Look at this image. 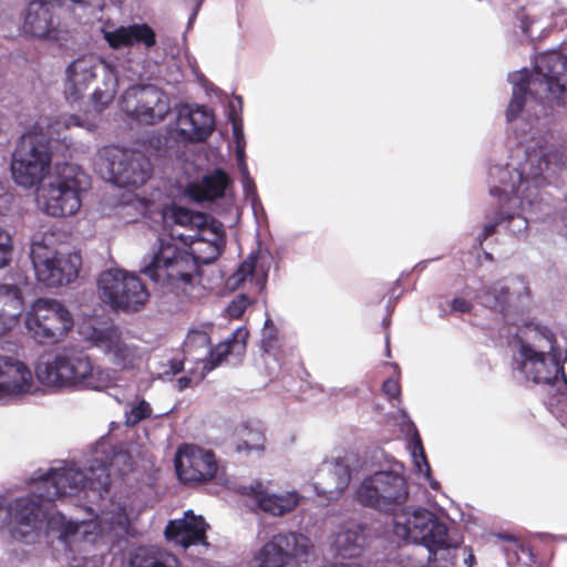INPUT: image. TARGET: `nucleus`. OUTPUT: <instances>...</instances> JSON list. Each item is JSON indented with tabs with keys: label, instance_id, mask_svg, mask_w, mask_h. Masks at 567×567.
<instances>
[{
	"label": "nucleus",
	"instance_id": "nucleus-1",
	"mask_svg": "<svg viewBox=\"0 0 567 567\" xmlns=\"http://www.w3.org/2000/svg\"><path fill=\"white\" fill-rule=\"evenodd\" d=\"M83 126L84 122L75 114L54 118L40 116L31 131L22 136L13 152L11 172L16 183L23 187H32L41 182L52 162L51 142H62L70 147L72 141L65 132L71 127Z\"/></svg>",
	"mask_w": 567,
	"mask_h": 567
},
{
	"label": "nucleus",
	"instance_id": "nucleus-2",
	"mask_svg": "<svg viewBox=\"0 0 567 567\" xmlns=\"http://www.w3.org/2000/svg\"><path fill=\"white\" fill-rule=\"evenodd\" d=\"M528 94L536 100L553 99L557 104H567V58L557 52L544 53L537 58L533 74L524 70L517 75L506 110L507 122L518 117Z\"/></svg>",
	"mask_w": 567,
	"mask_h": 567
},
{
	"label": "nucleus",
	"instance_id": "nucleus-3",
	"mask_svg": "<svg viewBox=\"0 0 567 567\" xmlns=\"http://www.w3.org/2000/svg\"><path fill=\"white\" fill-rule=\"evenodd\" d=\"M199 265L200 258L172 236L158 239L157 247L143 258L140 272L157 287L173 291L190 285Z\"/></svg>",
	"mask_w": 567,
	"mask_h": 567
},
{
	"label": "nucleus",
	"instance_id": "nucleus-4",
	"mask_svg": "<svg viewBox=\"0 0 567 567\" xmlns=\"http://www.w3.org/2000/svg\"><path fill=\"white\" fill-rule=\"evenodd\" d=\"M35 374L40 383L55 389L101 390L105 385L102 370L84 351L58 353L52 361L38 364Z\"/></svg>",
	"mask_w": 567,
	"mask_h": 567
},
{
	"label": "nucleus",
	"instance_id": "nucleus-5",
	"mask_svg": "<svg viewBox=\"0 0 567 567\" xmlns=\"http://www.w3.org/2000/svg\"><path fill=\"white\" fill-rule=\"evenodd\" d=\"M89 186V176L76 165L64 164L56 176L39 189V204L52 217L75 215L82 206V193Z\"/></svg>",
	"mask_w": 567,
	"mask_h": 567
},
{
	"label": "nucleus",
	"instance_id": "nucleus-6",
	"mask_svg": "<svg viewBox=\"0 0 567 567\" xmlns=\"http://www.w3.org/2000/svg\"><path fill=\"white\" fill-rule=\"evenodd\" d=\"M53 233H44L31 245L30 257L39 282L47 287H60L73 282L82 266L78 252L61 254L53 246Z\"/></svg>",
	"mask_w": 567,
	"mask_h": 567
},
{
	"label": "nucleus",
	"instance_id": "nucleus-7",
	"mask_svg": "<svg viewBox=\"0 0 567 567\" xmlns=\"http://www.w3.org/2000/svg\"><path fill=\"white\" fill-rule=\"evenodd\" d=\"M97 289L104 303L126 313L143 310L150 299L148 289L138 276L117 268L100 274Z\"/></svg>",
	"mask_w": 567,
	"mask_h": 567
},
{
	"label": "nucleus",
	"instance_id": "nucleus-8",
	"mask_svg": "<svg viewBox=\"0 0 567 567\" xmlns=\"http://www.w3.org/2000/svg\"><path fill=\"white\" fill-rule=\"evenodd\" d=\"M99 69H102L105 73V89H95L93 100L96 104L103 106L111 103L116 93L117 80L107 65L103 64L94 54L81 55L66 68V81L64 84L66 100L72 102L79 101L96 79Z\"/></svg>",
	"mask_w": 567,
	"mask_h": 567
},
{
	"label": "nucleus",
	"instance_id": "nucleus-9",
	"mask_svg": "<svg viewBox=\"0 0 567 567\" xmlns=\"http://www.w3.org/2000/svg\"><path fill=\"white\" fill-rule=\"evenodd\" d=\"M409 488L403 475L380 471L365 477L355 491L358 503L364 507L390 513L406 502Z\"/></svg>",
	"mask_w": 567,
	"mask_h": 567
},
{
	"label": "nucleus",
	"instance_id": "nucleus-10",
	"mask_svg": "<svg viewBox=\"0 0 567 567\" xmlns=\"http://www.w3.org/2000/svg\"><path fill=\"white\" fill-rule=\"evenodd\" d=\"M100 167L118 187L137 188L152 176L150 158L140 151L107 146L100 152Z\"/></svg>",
	"mask_w": 567,
	"mask_h": 567
},
{
	"label": "nucleus",
	"instance_id": "nucleus-11",
	"mask_svg": "<svg viewBox=\"0 0 567 567\" xmlns=\"http://www.w3.org/2000/svg\"><path fill=\"white\" fill-rule=\"evenodd\" d=\"M27 327L39 343L53 344L73 328V318L58 300L41 298L27 315Z\"/></svg>",
	"mask_w": 567,
	"mask_h": 567
},
{
	"label": "nucleus",
	"instance_id": "nucleus-12",
	"mask_svg": "<svg viewBox=\"0 0 567 567\" xmlns=\"http://www.w3.org/2000/svg\"><path fill=\"white\" fill-rule=\"evenodd\" d=\"M121 107L128 117L145 125L162 122L171 112L166 93L151 84L130 86L121 97Z\"/></svg>",
	"mask_w": 567,
	"mask_h": 567
},
{
	"label": "nucleus",
	"instance_id": "nucleus-13",
	"mask_svg": "<svg viewBox=\"0 0 567 567\" xmlns=\"http://www.w3.org/2000/svg\"><path fill=\"white\" fill-rule=\"evenodd\" d=\"M394 534L408 542L440 544L447 536V527L426 508H404L393 519Z\"/></svg>",
	"mask_w": 567,
	"mask_h": 567
},
{
	"label": "nucleus",
	"instance_id": "nucleus-14",
	"mask_svg": "<svg viewBox=\"0 0 567 567\" xmlns=\"http://www.w3.org/2000/svg\"><path fill=\"white\" fill-rule=\"evenodd\" d=\"M308 543L301 534L279 533L256 555L258 567H300L299 557L308 554Z\"/></svg>",
	"mask_w": 567,
	"mask_h": 567
},
{
	"label": "nucleus",
	"instance_id": "nucleus-15",
	"mask_svg": "<svg viewBox=\"0 0 567 567\" xmlns=\"http://www.w3.org/2000/svg\"><path fill=\"white\" fill-rule=\"evenodd\" d=\"M175 468L182 483L202 484L216 476L218 465L212 451L185 444L176 452Z\"/></svg>",
	"mask_w": 567,
	"mask_h": 567
},
{
	"label": "nucleus",
	"instance_id": "nucleus-16",
	"mask_svg": "<svg viewBox=\"0 0 567 567\" xmlns=\"http://www.w3.org/2000/svg\"><path fill=\"white\" fill-rule=\"evenodd\" d=\"M22 33L27 37L61 41V31L54 22L53 4L45 0L30 1L22 12Z\"/></svg>",
	"mask_w": 567,
	"mask_h": 567
},
{
	"label": "nucleus",
	"instance_id": "nucleus-17",
	"mask_svg": "<svg viewBox=\"0 0 567 567\" xmlns=\"http://www.w3.org/2000/svg\"><path fill=\"white\" fill-rule=\"evenodd\" d=\"M214 114L203 105L192 109L183 105L178 109L176 134L184 142H205L214 132Z\"/></svg>",
	"mask_w": 567,
	"mask_h": 567
},
{
	"label": "nucleus",
	"instance_id": "nucleus-18",
	"mask_svg": "<svg viewBox=\"0 0 567 567\" xmlns=\"http://www.w3.org/2000/svg\"><path fill=\"white\" fill-rule=\"evenodd\" d=\"M89 478L76 468L50 470L42 476L38 484V491L43 492V496L53 503L55 499L76 494L86 486ZM93 486L94 482L90 480Z\"/></svg>",
	"mask_w": 567,
	"mask_h": 567
},
{
	"label": "nucleus",
	"instance_id": "nucleus-19",
	"mask_svg": "<svg viewBox=\"0 0 567 567\" xmlns=\"http://www.w3.org/2000/svg\"><path fill=\"white\" fill-rule=\"evenodd\" d=\"M207 527L202 516L195 515L193 511H186L183 518L168 520L164 535L168 542L188 548L206 542Z\"/></svg>",
	"mask_w": 567,
	"mask_h": 567
},
{
	"label": "nucleus",
	"instance_id": "nucleus-20",
	"mask_svg": "<svg viewBox=\"0 0 567 567\" xmlns=\"http://www.w3.org/2000/svg\"><path fill=\"white\" fill-rule=\"evenodd\" d=\"M31 370L11 357H0V399L31 392Z\"/></svg>",
	"mask_w": 567,
	"mask_h": 567
},
{
	"label": "nucleus",
	"instance_id": "nucleus-21",
	"mask_svg": "<svg viewBox=\"0 0 567 567\" xmlns=\"http://www.w3.org/2000/svg\"><path fill=\"white\" fill-rule=\"evenodd\" d=\"M514 337L519 343L520 357L556 351V336L545 326L526 322L517 328Z\"/></svg>",
	"mask_w": 567,
	"mask_h": 567
},
{
	"label": "nucleus",
	"instance_id": "nucleus-22",
	"mask_svg": "<svg viewBox=\"0 0 567 567\" xmlns=\"http://www.w3.org/2000/svg\"><path fill=\"white\" fill-rule=\"evenodd\" d=\"M230 183L231 179L225 171L215 168L199 181L187 184L185 196L197 204L215 202L225 196V192Z\"/></svg>",
	"mask_w": 567,
	"mask_h": 567
},
{
	"label": "nucleus",
	"instance_id": "nucleus-23",
	"mask_svg": "<svg viewBox=\"0 0 567 567\" xmlns=\"http://www.w3.org/2000/svg\"><path fill=\"white\" fill-rule=\"evenodd\" d=\"M559 352L536 353L522 357L520 370L526 379L538 384H554L559 379Z\"/></svg>",
	"mask_w": 567,
	"mask_h": 567
},
{
	"label": "nucleus",
	"instance_id": "nucleus-24",
	"mask_svg": "<svg viewBox=\"0 0 567 567\" xmlns=\"http://www.w3.org/2000/svg\"><path fill=\"white\" fill-rule=\"evenodd\" d=\"M239 494L244 496H252L257 499L258 507L272 516H282L292 512L298 505V497L295 493L286 495L267 494L264 491L261 482H256L249 486L241 485L238 487Z\"/></svg>",
	"mask_w": 567,
	"mask_h": 567
},
{
	"label": "nucleus",
	"instance_id": "nucleus-25",
	"mask_svg": "<svg viewBox=\"0 0 567 567\" xmlns=\"http://www.w3.org/2000/svg\"><path fill=\"white\" fill-rule=\"evenodd\" d=\"M112 49L143 45L146 49L156 44V33L147 23H133L127 27H118L104 35Z\"/></svg>",
	"mask_w": 567,
	"mask_h": 567
},
{
	"label": "nucleus",
	"instance_id": "nucleus-26",
	"mask_svg": "<svg viewBox=\"0 0 567 567\" xmlns=\"http://www.w3.org/2000/svg\"><path fill=\"white\" fill-rule=\"evenodd\" d=\"M350 480L351 472L349 467L341 463H334L318 472L313 486L319 496L333 501L342 495Z\"/></svg>",
	"mask_w": 567,
	"mask_h": 567
},
{
	"label": "nucleus",
	"instance_id": "nucleus-27",
	"mask_svg": "<svg viewBox=\"0 0 567 567\" xmlns=\"http://www.w3.org/2000/svg\"><path fill=\"white\" fill-rule=\"evenodd\" d=\"M49 504L51 503L43 496V492L38 491L16 498L10 505L9 514L18 525L33 526L44 516Z\"/></svg>",
	"mask_w": 567,
	"mask_h": 567
},
{
	"label": "nucleus",
	"instance_id": "nucleus-28",
	"mask_svg": "<svg viewBox=\"0 0 567 567\" xmlns=\"http://www.w3.org/2000/svg\"><path fill=\"white\" fill-rule=\"evenodd\" d=\"M23 310V296L17 285L0 284V336L11 330Z\"/></svg>",
	"mask_w": 567,
	"mask_h": 567
},
{
	"label": "nucleus",
	"instance_id": "nucleus-29",
	"mask_svg": "<svg viewBox=\"0 0 567 567\" xmlns=\"http://www.w3.org/2000/svg\"><path fill=\"white\" fill-rule=\"evenodd\" d=\"M249 332L246 328H238L228 340L218 343L214 348L209 346L203 369L210 372L220 365L230 353L241 354L245 352Z\"/></svg>",
	"mask_w": 567,
	"mask_h": 567
},
{
	"label": "nucleus",
	"instance_id": "nucleus-30",
	"mask_svg": "<svg viewBox=\"0 0 567 567\" xmlns=\"http://www.w3.org/2000/svg\"><path fill=\"white\" fill-rule=\"evenodd\" d=\"M367 544V527L362 524L353 525L340 532L333 543L337 556L341 558L359 557Z\"/></svg>",
	"mask_w": 567,
	"mask_h": 567
},
{
	"label": "nucleus",
	"instance_id": "nucleus-31",
	"mask_svg": "<svg viewBox=\"0 0 567 567\" xmlns=\"http://www.w3.org/2000/svg\"><path fill=\"white\" fill-rule=\"evenodd\" d=\"M189 237L192 241L209 244L210 255L202 259L203 264L215 261L223 254L226 245V235L223 224L210 218L208 215L203 227H199L198 230Z\"/></svg>",
	"mask_w": 567,
	"mask_h": 567
},
{
	"label": "nucleus",
	"instance_id": "nucleus-32",
	"mask_svg": "<svg viewBox=\"0 0 567 567\" xmlns=\"http://www.w3.org/2000/svg\"><path fill=\"white\" fill-rule=\"evenodd\" d=\"M93 337L100 346L105 348L107 353L113 354L116 364L125 368L132 363L134 350L122 341L116 328L95 330Z\"/></svg>",
	"mask_w": 567,
	"mask_h": 567
},
{
	"label": "nucleus",
	"instance_id": "nucleus-33",
	"mask_svg": "<svg viewBox=\"0 0 567 567\" xmlns=\"http://www.w3.org/2000/svg\"><path fill=\"white\" fill-rule=\"evenodd\" d=\"M131 567H181L178 558L154 546H140L131 555Z\"/></svg>",
	"mask_w": 567,
	"mask_h": 567
},
{
	"label": "nucleus",
	"instance_id": "nucleus-34",
	"mask_svg": "<svg viewBox=\"0 0 567 567\" xmlns=\"http://www.w3.org/2000/svg\"><path fill=\"white\" fill-rule=\"evenodd\" d=\"M509 289L502 281H495L488 286H484L477 295L478 301L484 307L501 312L506 316Z\"/></svg>",
	"mask_w": 567,
	"mask_h": 567
},
{
	"label": "nucleus",
	"instance_id": "nucleus-35",
	"mask_svg": "<svg viewBox=\"0 0 567 567\" xmlns=\"http://www.w3.org/2000/svg\"><path fill=\"white\" fill-rule=\"evenodd\" d=\"M425 547L429 549L427 567H455L460 547L449 545L447 536L440 544L429 543Z\"/></svg>",
	"mask_w": 567,
	"mask_h": 567
},
{
	"label": "nucleus",
	"instance_id": "nucleus-36",
	"mask_svg": "<svg viewBox=\"0 0 567 567\" xmlns=\"http://www.w3.org/2000/svg\"><path fill=\"white\" fill-rule=\"evenodd\" d=\"M169 218L176 225L186 227L195 233L203 227L207 219V214L194 212L185 207L173 206L169 212Z\"/></svg>",
	"mask_w": 567,
	"mask_h": 567
},
{
	"label": "nucleus",
	"instance_id": "nucleus-37",
	"mask_svg": "<svg viewBox=\"0 0 567 567\" xmlns=\"http://www.w3.org/2000/svg\"><path fill=\"white\" fill-rule=\"evenodd\" d=\"M238 442L236 444L237 452H251L254 450H262L265 443V435L258 429H251L247 425H243L238 431Z\"/></svg>",
	"mask_w": 567,
	"mask_h": 567
},
{
	"label": "nucleus",
	"instance_id": "nucleus-38",
	"mask_svg": "<svg viewBox=\"0 0 567 567\" xmlns=\"http://www.w3.org/2000/svg\"><path fill=\"white\" fill-rule=\"evenodd\" d=\"M152 408L148 402L141 400L136 405H132L130 410H125L124 424L127 427L136 426L141 421L151 417Z\"/></svg>",
	"mask_w": 567,
	"mask_h": 567
},
{
	"label": "nucleus",
	"instance_id": "nucleus-39",
	"mask_svg": "<svg viewBox=\"0 0 567 567\" xmlns=\"http://www.w3.org/2000/svg\"><path fill=\"white\" fill-rule=\"evenodd\" d=\"M278 330L274 324L272 320L268 318L265 321V326L262 329L261 348L265 352L270 353L274 349L278 347Z\"/></svg>",
	"mask_w": 567,
	"mask_h": 567
},
{
	"label": "nucleus",
	"instance_id": "nucleus-40",
	"mask_svg": "<svg viewBox=\"0 0 567 567\" xmlns=\"http://www.w3.org/2000/svg\"><path fill=\"white\" fill-rule=\"evenodd\" d=\"M210 346V338L204 331H192L187 334L185 340V349L188 353L195 352L197 349H208Z\"/></svg>",
	"mask_w": 567,
	"mask_h": 567
},
{
	"label": "nucleus",
	"instance_id": "nucleus-41",
	"mask_svg": "<svg viewBox=\"0 0 567 567\" xmlns=\"http://www.w3.org/2000/svg\"><path fill=\"white\" fill-rule=\"evenodd\" d=\"M515 217H516V214L514 212H509V210H505L504 208H499L495 213L494 219L484 226L483 234H482L483 239H487L489 236L494 235L496 233L497 226L501 225L503 221L513 220ZM517 217H519V215H517Z\"/></svg>",
	"mask_w": 567,
	"mask_h": 567
},
{
	"label": "nucleus",
	"instance_id": "nucleus-42",
	"mask_svg": "<svg viewBox=\"0 0 567 567\" xmlns=\"http://www.w3.org/2000/svg\"><path fill=\"white\" fill-rule=\"evenodd\" d=\"M413 457H414V463L419 468V472L423 473L424 476L430 480L431 478V466L426 460V455H425L421 439L419 436L414 443Z\"/></svg>",
	"mask_w": 567,
	"mask_h": 567
},
{
	"label": "nucleus",
	"instance_id": "nucleus-43",
	"mask_svg": "<svg viewBox=\"0 0 567 567\" xmlns=\"http://www.w3.org/2000/svg\"><path fill=\"white\" fill-rule=\"evenodd\" d=\"M249 299L246 295L241 293L236 296L227 306V313L233 319H239L249 306Z\"/></svg>",
	"mask_w": 567,
	"mask_h": 567
},
{
	"label": "nucleus",
	"instance_id": "nucleus-44",
	"mask_svg": "<svg viewBox=\"0 0 567 567\" xmlns=\"http://www.w3.org/2000/svg\"><path fill=\"white\" fill-rule=\"evenodd\" d=\"M12 252V239L10 235L0 227V269L9 265Z\"/></svg>",
	"mask_w": 567,
	"mask_h": 567
},
{
	"label": "nucleus",
	"instance_id": "nucleus-45",
	"mask_svg": "<svg viewBox=\"0 0 567 567\" xmlns=\"http://www.w3.org/2000/svg\"><path fill=\"white\" fill-rule=\"evenodd\" d=\"M382 392L390 399V400H398L400 401L401 398V384L398 379H386L382 383Z\"/></svg>",
	"mask_w": 567,
	"mask_h": 567
},
{
	"label": "nucleus",
	"instance_id": "nucleus-46",
	"mask_svg": "<svg viewBox=\"0 0 567 567\" xmlns=\"http://www.w3.org/2000/svg\"><path fill=\"white\" fill-rule=\"evenodd\" d=\"M256 258L254 256H249L246 260H244L236 272V276L239 280H245L248 276L252 275L256 268Z\"/></svg>",
	"mask_w": 567,
	"mask_h": 567
},
{
	"label": "nucleus",
	"instance_id": "nucleus-47",
	"mask_svg": "<svg viewBox=\"0 0 567 567\" xmlns=\"http://www.w3.org/2000/svg\"><path fill=\"white\" fill-rule=\"evenodd\" d=\"M111 478L106 468H102L101 474L97 476V487H95L100 495L107 494L110 492Z\"/></svg>",
	"mask_w": 567,
	"mask_h": 567
},
{
	"label": "nucleus",
	"instance_id": "nucleus-48",
	"mask_svg": "<svg viewBox=\"0 0 567 567\" xmlns=\"http://www.w3.org/2000/svg\"><path fill=\"white\" fill-rule=\"evenodd\" d=\"M472 308V303L465 298L456 297L451 301V309L455 312L467 313Z\"/></svg>",
	"mask_w": 567,
	"mask_h": 567
},
{
	"label": "nucleus",
	"instance_id": "nucleus-49",
	"mask_svg": "<svg viewBox=\"0 0 567 567\" xmlns=\"http://www.w3.org/2000/svg\"><path fill=\"white\" fill-rule=\"evenodd\" d=\"M460 550H462V553H463L464 564L467 567H474V565L476 564V558H475L472 547H470V546L460 547Z\"/></svg>",
	"mask_w": 567,
	"mask_h": 567
},
{
	"label": "nucleus",
	"instance_id": "nucleus-50",
	"mask_svg": "<svg viewBox=\"0 0 567 567\" xmlns=\"http://www.w3.org/2000/svg\"><path fill=\"white\" fill-rule=\"evenodd\" d=\"M559 378L563 379L564 383L567 384V354L563 363H558Z\"/></svg>",
	"mask_w": 567,
	"mask_h": 567
},
{
	"label": "nucleus",
	"instance_id": "nucleus-51",
	"mask_svg": "<svg viewBox=\"0 0 567 567\" xmlns=\"http://www.w3.org/2000/svg\"><path fill=\"white\" fill-rule=\"evenodd\" d=\"M78 532V526L74 524L69 523L64 526L61 536L63 538H66L68 536L74 535Z\"/></svg>",
	"mask_w": 567,
	"mask_h": 567
},
{
	"label": "nucleus",
	"instance_id": "nucleus-52",
	"mask_svg": "<svg viewBox=\"0 0 567 567\" xmlns=\"http://www.w3.org/2000/svg\"><path fill=\"white\" fill-rule=\"evenodd\" d=\"M177 384H178V389L179 390H184V389H186L190 384V378H188V377H181L177 380Z\"/></svg>",
	"mask_w": 567,
	"mask_h": 567
},
{
	"label": "nucleus",
	"instance_id": "nucleus-53",
	"mask_svg": "<svg viewBox=\"0 0 567 567\" xmlns=\"http://www.w3.org/2000/svg\"><path fill=\"white\" fill-rule=\"evenodd\" d=\"M183 362L182 361H176L172 364V369H173V372L176 374V373H179L181 371H183Z\"/></svg>",
	"mask_w": 567,
	"mask_h": 567
},
{
	"label": "nucleus",
	"instance_id": "nucleus-54",
	"mask_svg": "<svg viewBox=\"0 0 567 567\" xmlns=\"http://www.w3.org/2000/svg\"><path fill=\"white\" fill-rule=\"evenodd\" d=\"M498 537L506 542H513L515 544L517 543V539L513 535H509V534H498Z\"/></svg>",
	"mask_w": 567,
	"mask_h": 567
},
{
	"label": "nucleus",
	"instance_id": "nucleus-55",
	"mask_svg": "<svg viewBox=\"0 0 567 567\" xmlns=\"http://www.w3.org/2000/svg\"><path fill=\"white\" fill-rule=\"evenodd\" d=\"M491 194H492L493 196H498V197H501V196H502V189H501L499 187H493V188L491 189Z\"/></svg>",
	"mask_w": 567,
	"mask_h": 567
},
{
	"label": "nucleus",
	"instance_id": "nucleus-56",
	"mask_svg": "<svg viewBox=\"0 0 567 567\" xmlns=\"http://www.w3.org/2000/svg\"><path fill=\"white\" fill-rule=\"evenodd\" d=\"M4 126H6V121H4V118L0 115V136H1V135H2V133H3Z\"/></svg>",
	"mask_w": 567,
	"mask_h": 567
},
{
	"label": "nucleus",
	"instance_id": "nucleus-57",
	"mask_svg": "<svg viewBox=\"0 0 567 567\" xmlns=\"http://www.w3.org/2000/svg\"><path fill=\"white\" fill-rule=\"evenodd\" d=\"M239 166H240L243 174H248L247 166L243 159L240 161Z\"/></svg>",
	"mask_w": 567,
	"mask_h": 567
},
{
	"label": "nucleus",
	"instance_id": "nucleus-58",
	"mask_svg": "<svg viewBox=\"0 0 567 567\" xmlns=\"http://www.w3.org/2000/svg\"><path fill=\"white\" fill-rule=\"evenodd\" d=\"M234 133L237 136L239 133H241L240 128L234 125Z\"/></svg>",
	"mask_w": 567,
	"mask_h": 567
},
{
	"label": "nucleus",
	"instance_id": "nucleus-59",
	"mask_svg": "<svg viewBox=\"0 0 567 567\" xmlns=\"http://www.w3.org/2000/svg\"><path fill=\"white\" fill-rule=\"evenodd\" d=\"M431 487L434 488V489L437 488L439 487V483L437 482L431 483Z\"/></svg>",
	"mask_w": 567,
	"mask_h": 567
},
{
	"label": "nucleus",
	"instance_id": "nucleus-60",
	"mask_svg": "<svg viewBox=\"0 0 567 567\" xmlns=\"http://www.w3.org/2000/svg\"><path fill=\"white\" fill-rule=\"evenodd\" d=\"M523 223H524V227H526L527 226L526 219H523Z\"/></svg>",
	"mask_w": 567,
	"mask_h": 567
}]
</instances>
